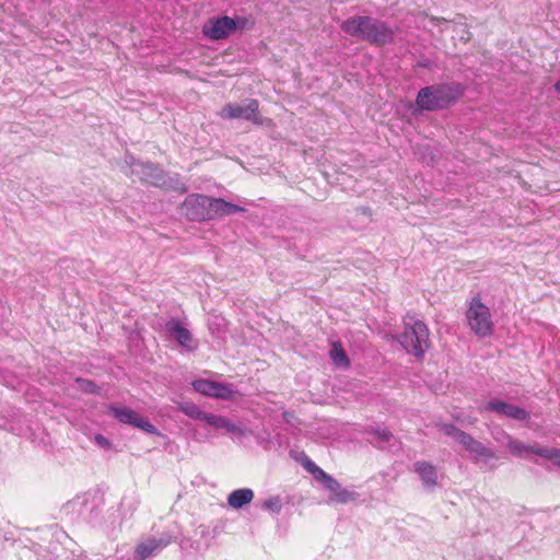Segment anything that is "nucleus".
Instances as JSON below:
<instances>
[{"label":"nucleus","instance_id":"1a4fd4ad","mask_svg":"<svg viewBox=\"0 0 560 560\" xmlns=\"http://www.w3.org/2000/svg\"><path fill=\"white\" fill-rule=\"evenodd\" d=\"M194 389L205 396L230 399L233 390L230 386L208 380H198L192 383Z\"/></svg>","mask_w":560,"mask_h":560},{"label":"nucleus","instance_id":"f257e3e1","mask_svg":"<svg viewBox=\"0 0 560 560\" xmlns=\"http://www.w3.org/2000/svg\"><path fill=\"white\" fill-rule=\"evenodd\" d=\"M465 93L458 82L432 84L420 89L416 105L421 110L434 112L445 109L455 104Z\"/></svg>","mask_w":560,"mask_h":560},{"label":"nucleus","instance_id":"20e7f679","mask_svg":"<svg viewBox=\"0 0 560 560\" xmlns=\"http://www.w3.org/2000/svg\"><path fill=\"white\" fill-rule=\"evenodd\" d=\"M220 116L226 119H245L258 126H271L272 119L264 118L259 113V102L255 98L246 100L244 105L226 104L220 112Z\"/></svg>","mask_w":560,"mask_h":560},{"label":"nucleus","instance_id":"2eb2a0df","mask_svg":"<svg viewBox=\"0 0 560 560\" xmlns=\"http://www.w3.org/2000/svg\"><path fill=\"white\" fill-rule=\"evenodd\" d=\"M254 499V492L253 490L248 488L238 489L230 493L228 498V503L233 509H241L244 505L252 502Z\"/></svg>","mask_w":560,"mask_h":560},{"label":"nucleus","instance_id":"393cba45","mask_svg":"<svg viewBox=\"0 0 560 560\" xmlns=\"http://www.w3.org/2000/svg\"><path fill=\"white\" fill-rule=\"evenodd\" d=\"M440 430L448 436H452L455 441L458 440L459 435L463 434V430L458 429L454 424L451 423H442L440 424Z\"/></svg>","mask_w":560,"mask_h":560},{"label":"nucleus","instance_id":"f8f14e48","mask_svg":"<svg viewBox=\"0 0 560 560\" xmlns=\"http://www.w3.org/2000/svg\"><path fill=\"white\" fill-rule=\"evenodd\" d=\"M168 545V540L149 538L147 541L139 544L136 549L133 557L136 560H145L158 549L164 548Z\"/></svg>","mask_w":560,"mask_h":560},{"label":"nucleus","instance_id":"9b49d317","mask_svg":"<svg viewBox=\"0 0 560 560\" xmlns=\"http://www.w3.org/2000/svg\"><path fill=\"white\" fill-rule=\"evenodd\" d=\"M485 410L493 411L520 421L529 419V413L525 409L497 399L489 401L485 406Z\"/></svg>","mask_w":560,"mask_h":560},{"label":"nucleus","instance_id":"4be33fe9","mask_svg":"<svg viewBox=\"0 0 560 560\" xmlns=\"http://www.w3.org/2000/svg\"><path fill=\"white\" fill-rule=\"evenodd\" d=\"M178 409L183 413H185L186 416H188L189 418L195 419V420L203 421L205 417L207 416L206 412L201 411L198 408V406L191 401L180 402L178 406Z\"/></svg>","mask_w":560,"mask_h":560},{"label":"nucleus","instance_id":"cd10ccee","mask_svg":"<svg viewBox=\"0 0 560 560\" xmlns=\"http://www.w3.org/2000/svg\"><path fill=\"white\" fill-rule=\"evenodd\" d=\"M430 20L431 23H433L434 25L436 26H441L442 24H445L447 23L448 21L444 18H440V16H433V15H427Z\"/></svg>","mask_w":560,"mask_h":560},{"label":"nucleus","instance_id":"6e6552de","mask_svg":"<svg viewBox=\"0 0 560 560\" xmlns=\"http://www.w3.org/2000/svg\"><path fill=\"white\" fill-rule=\"evenodd\" d=\"M235 28L236 24L233 19L222 16L205 25L203 34L211 39L218 40L228 37Z\"/></svg>","mask_w":560,"mask_h":560},{"label":"nucleus","instance_id":"a878e982","mask_svg":"<svg viewBox=\"0 0 560 560\" xmlns=\"http://www.w3.org/2000/svg\"><path fill=\"white\" fill-rule=\"evenodd\" d=\"M291 456L298 462L300 463L304 469L306 471H308L314 465L315 463L307 456L306 453L304 452H300V453H295V454H292L291 453Z\"/></svg>","mask_w":560,"mask_h":560},{"label":"nucleus","instance_id":"f3484780","mask_svg":"<svg viewBox=\"0 0 560 560\" xmlns=\"http://www.w3.org/2000/svg\"><path fill=\"white\" fill-rule=\"evenodd\" d=\"M506 446H508L509 451L511 452V454H513L514 456H522L523 453H533V454L537 455V452L539 450H542V447H540V446L525 445L521 441L512 439V438H509Z\"/></svg>","mask_w":560,"mask_h":560},{"label":"nucleus","instance_id":"39448f33","mask_svg":"<svg viewBox=\"0 0 560 560\" xmlns=\"http://www.w3.org/2000/svg\"><path fill=\"white\" fill-rule=\"evenodd\" d=\"M341 30L350 36L360 37L373 43L383 40V27L378 26L371 18L354 16L341 24Z\"/></svg>","mask_w":560,"mask_h":560},{"label":"nucleus","instance_id":"412c9836","mask_svg":"<svg viewBox=\"0 0 560 560\" xmlns=\"http://www.w3.org/2000/svg\"><path fill=\"white\" fill-rule=\"evenodd\" d=\"M171 331L175 335L176 340L184 347L189 348L192 341L191 334L188 329L175 322L170 327Z\"/></svg>","mask_w":560,"mask_h":560},{"label":"nucleus","instance_id":"6ab92c4d","mask_svg":"<svg viewBox=\"0 0 560 560\" xmlns=\"http://www.w3.org/2000/svg\"><path fill=\"white\" fill-rule=\"evenodd\" d=\"M307 472H310L315 480L322 482L326 489H334L337 486V480L325 472L316 464Z\"/></svg>","mask_w":560,"mask_h":560},{"label":"nucleus","instance_id":"9d476101","mask_svg":"<svg viewBox=\"0 0 560 560\" xmlns=\"http://www.w3.org/2000/svg\"><path fill=\"white\" fill-rule=\"evenodd\" d=\"M459 443L467 452H469L475 458H483V459H493L497 458L494 452L485 446L481 442L476 440L470 434L463 432L456 441Z\"/></svg>","mask_w":560,"mask_h":560},{"label":"nucleus","instance_id":"7ed1b4c3","mask_svg":"<svg viewBox=\"0 0 560 560\" xmlns=\"http://www.w3.org/2000/svg\"><path fill=\"white\" fill-rule=\"evenodd\" d=\"M466 320L471 331L480 338H487L493 334L492 315L490 308L482 303L480 294H476L468 302Z\"/></svg>","mask_w":560,"mask_h":560},{"label":"nucleus","instance_id":"a211bd4d","mask_svg":"<svg viewBox=\"0 0 560 560\" xmlns=\"http://www.w3.org/2000/svg\"><path fill=\"white\" fill-rule=\"evenodd\" d=\"M203 421L215 429H224L228 432H236L238 430L235 424L222 416L207 413Z\"/></svg>","mask_w":560,"mask_h":560},{"label":"nucleus","instance_id":"c756f323","mask_svg":"<svg viewBox=\"0 0 560 560\" xmlns=\"http://www.w3.org/2000/svg\"><path fill=\"white\" fill-rule=\"evenodd\" d=\"M555 90L560 93V80L556 82Z\"/></svg>","mask_w":560,"mask_h":560},{"label":"nucleus","instance_id":"423d86ee","mask_svg":"<svg viewBox=\"0 0 560 560\" xmlns=\"http://www.w3.org/2000/svg\"><path fill=\"white\" fill-rule=\"evenodd\" d=\"M182 208L185 215L191 221L213 220V198L200 194L186 197Z\"/></svg>","mask_w":560,"mask_h":560},{"label":"nucleus","instance_id":"ddd939ff","mask_svg":"<svg viewBox=\"0 0 560 560\" xmlns=\"http://www.w3.org/2000/svg\"><path fill=\"white\" fill-rule=\"evenodd\" d=\"M415 471L419 475L424 485L433 487L438 483V472L435 466L421 460L415 463Z\"/></svg>","mask_w":560,"mask_h":560},{"label":"nucleus","instance_id":"aec40b11","mask_svg":"<svg viewBox=\"0 0 560 560\" xmlns=\"http://www.w3.org/2000/svg\"><path fill=\"white\" fill-rule=\"evenodd\" d=\"M327 490L331 493L330 500L336 503L345 504L355 500V494L348 491L347 489H343L338 481L336 488Z\"/></svg>","mask_w":560,"mask_h":560},{"label":"nucleus","instance_id":"c85d7f7f","mask_svg":"<svg viewBox=\"0 0 560 560\" xmlns=\"http://www.w3.org/2000/svg\"><path fill=\"white\" fill-rule=\"evenodd\" d=\"M265 504H266V506H268L270 509H273V506H276V510H279V505L277 503L271 502V501H267Z\"/></svg>","mask_w":560,"mask_h":560},{"label":"nucleus","instance_id":"4468645a","mask_svg":"<svg viewBox=\"0 0 560 560\" xmlns=\"http://www.w3.org/2000/svg\"><path fill=\"white\" fill-rule=\"evenodd\" d=\"M244 211L245 209L237 205L228 202L221 198H213V219L223 218L225 215H231L233 213Z\"/></svg>","mask_w":560,"mask_h":560},{"label":"nucleus","instance_id":"b1692460","mask_svg":"<svg viewBox=\"0 0 560 560\" xmlns=\"http://www.w3.org/2000/svg\"><path fill=\"white\" fill-rule=\"evenodd\" d=\"M77 383L79 384L80 389L84 393L94 395L100 394V387L93 381L79 377L77 378Z\"/></svg>","mask_w":560,"mask_h":560},{"label":"nucleus","instance_id":"bb28decb","mask_svg":"<svg viewBox=\"0 0 560 560\" xmlns=\"http://www.w3.org/2000/svg\"><path fill=\"white\" fill-rule=\"evenodd\" d=\"M94 441L103 448L109 450L112 447V442L102 434H96L94 436Z\"/></svg>","mask_w":560,"mask_h":560},{"label":"nucleus","instance_id":"dca6fc26","mask_svg":"<svg viewBox=\"0 0 560 560\" xmlns=\"http://www.w3.org/2000/svg\"><path fill=\"white\" fill-rule=\"evenodd\" d=\"M329 355L335 365L342 369H348L350 366V360L340 342L337 341L332 343Z\"/></svg>","mask_w":560,"mask_h":560},{"label":"nucleus","instance_id":"0eeeda50","mask_svg":"<svg viewBox=\"0 0 560 560\" xmlns=\"http://www.w3.org/2000/svg\"><path fill=\"white\" fill-rule=\"evenodd\" d=\"M107 409L118 422L133 425L149 434L160 435L158 429L148 419L139 416L137 411L127 407H117L115 405L107 406Z\"/></svg>","mask_w":560,"mask_h":560},{"label":"nucleus","instance_id":"f03ea898","mask_svg":"<svg viewBox=\"0 0 560 560\" xmlns=\"http://www.w3.org/2000/svg\"><path fill=\"white\" fill-rule=\"evenodd\" d=\"M404 329L396 335V340L417 360H422L431 346L428 326L416 316L407 315L404 318Z\"/></svg>","mask_w":560,"mask_h":560},{"label":"nucleus","instance_id":"5701e85b","mask_svg":"<svg viewBox=\"0 0 560 560\" xmlns=\"http://www.w3.org/2000/svg\"><path fill=\"white\" fill-rule=\"evenodd\" d=\"M537 455L560 466V448L542 447L537 452Z\"/></svg>","mask_w":560,"mask_h":560}]
</instances>
